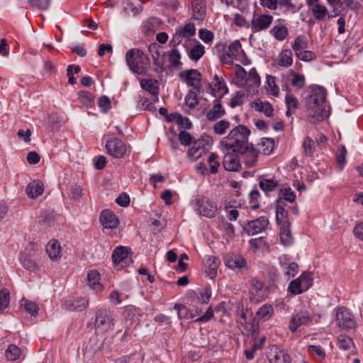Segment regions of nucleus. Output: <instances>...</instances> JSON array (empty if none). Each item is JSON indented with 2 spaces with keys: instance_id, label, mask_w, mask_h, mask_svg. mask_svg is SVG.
Returning <instances> with one entry per match:
<instances>
[{
  "instance_id": "a878e982",
  "label": "nucleus",
  "mask_w": 363,
  "mask_h": 363,
  "mask_svg": "<svg viewBox=\"0 0 363 363\" xmlns=\"http://www.w3.org/2000/svg\"><path fill=\"white\" fill-rule=\"evenodd\" d=\"M286 203L281 198H278L276 201V221L280 225L284 220H288V211L285 209Z\"/></svg>"
},
{
  "instance_id": "680f3d73",
  "label": "nucleus",
  "mask_w": 363,
  "mask_h": 363,
  "mask_svg": "<svg viewBox=\"0 0 363 363\" xmlns=\"http://www.w3.org/2000/svg\"><path fill=\"white\" fill-rule=\"evenodd\" d=\"M245 96V93L242 91H238L235 93L234 96L231 99L229 106L231 108H235L241 105L243 103L242 99Z\"/></svg>"
},
{
  "instance_id": "6e6d98bb",
  "label": "nucleus",
  "mask_w": 363,
  "mask_h": 363,
  "mask_svg": "<svg viewBox=\"0 0 363 363\" xmlns=\"http://www.w3.org/2000/svg\"><path fill=\"white\" fill-rule=\"evenodd\" d=\"M218 155L216 153H211L208 156V162L210 166V172L211 174H216L218 172V168L220 166V162L218 161Z\"/></svg>"
},
{
  "instance_id": "393cba45",
  "label": "nucleus",
  "mask_w": 363,
  "mask_h": 363,
  "mask_svg": "<svg viewBox=\"0 0 363 363\" xmlns=\"http://www.w3.org/2000/svg\"><path fill=\"white\" fill-rule=\"evenodd\" d=\"M174 309L177 310V316L180 320L193 319L198 315L194 309H189L186 306L181 303H176Z\"/></svg>"
},
{
  "instance_id": "4c0bfd02",
  "label": "nucleus",
  "mask_w": 363,
  "mask_h": 363,
  "mask_svg": "<svg viewBox=\"0 0 363 363\" xmlns=\"http://www.w3.org/2000/svg\"><path fill=\"white\" fill-rule=\"evenodd\" d=\"M21 354V349L14 344L9 345L5 351V357L8 361H15L18 359Z\"/></svg>"
},
{
  "instance_id": "0eeeda50",
  "label": "nucleus",
  "mask_w": 363,
  "mask_h": 363,
  "mask_svg": "<svg viewBox=\"0 0 363 363\" xmlns=\"http://www.w3.org/2000/svg\"><path fill=\"white\" fill-rule=\"evenodd\" d=\"M236 151L244 158V162L247 167H254L257 164L259 150L252 143H247Z\"/></svg>"
},
{
  "instance_id": "9d476101",
  "label": "nucleus",
  "mask_w": 363,
  "mask_h": 363,
  "mask_svg": "<svg viewBox=\"0 0 363 363\" xmlns=\"http://www.w3.org/2000/svg\"><path fill=\"white\" fill-rule=\"evenodd\" d=\"M197 211L201 216L207 218H213L217 211L216 205L204 197H198L196 199Z\"/></svg>"
},
{
  "instance_id": "5fc2aeb1",
  "label": "nucleus",
  "mask_w": 363,
  "mask_h": 363,
  "mask_svg": "<svg viewBox=\"0 0 363 363\" xmlns=\"http://www.w3.org/2000/svg\"><path fill=\"white\" fill-rule=\"evenodd\" d=\"M185 103L190 108H194L198 104L199 100L194 90L189 91L185 97Z\"/></svg>"
},
{
  "instance_id": "8fccbe9b",
  "label": "nucleus",
  "mask_w": 363,
  "mask_h": 363,
  "mask_svg": "<svg viewBox=\"0 0 363 363\" xmlns=\"http://www.w3.org/2000/svg\"><path fill=\"white\" fill-rule=\"evenodd\" d=\"M259 145L262 147V153L264 155H269L274 149V141L272 138H264L262 139Z\"/></svg>"
},
{
  "instance_id": "473e14b6",
  "label": "nucleus",
  "mask_w": 363,
  "mask_h": 363,
  "mask_svg": "<svg viewBox=\"0 0 363 363\" xmlns=\"http://www.w3.org/2000/svg\"><path fill=\"white\" fill-rule=\"evenodd\" d=\"M21 262L23 267L30 272L36 273L39 270V267L30 257L27 255H22Z\"/></svg>"
},
{
  "instance_id": "4d7b16f0",
  "label": "nucleus",
  "mask_w": 363,
  "mask_h": 363,
  "mask_svg": "<svg viewBox=\"0 0 363 363\" xmlns=\"http://www.w3.org/2000/svg\"><path fill=\"white\" fill-rule=\"evenodd\" d=\"M211 296V290L210 288L206 287L204 289H201L199 291V296L197 297L198 302L207 304Z\"/></svg>"
},
{
  "instance_id": "a211bd4d",
  "label": "nucleus",
  "mask_w": 363,
  "mask_h": 363,
  "mask_svg": "<svg viewBox=\"0 0 363 363\" xmlns=\"http://www.w3.org/2000/svg\"><path fill=\"white\" fill-rule=\"evenodd\" d=\"M221 98L213 101V107L206 113V118L209 121H215L221 118L225 114V109L221 104Z\"/></svg>"
},
{
  "instance_id": "aec40b11",
  "label": "nucleus",
  "mask_w": 363,
  "mask_h": 363,
  "mask_svg": "<svg viewBox=\"0 0 363 363\" xmlns=\"http://www.w3.org/2000/svg\"><path fill=\"white\" fill-rule=\"evenodd\" d=\"M280 227V240L285 246H289L293 242V237L291 231V223L289 220H285Z\"/></svg>"
},
{
  "instance_id": "e433bc0d",
  "label": "nucleus",
  "mask_w": 363,
  "mask_h": 363,
  "mask_svg": "<svg viewBox=\"0 0 363 363\" xmlns=\"http://www.w3.org/2000/svg\"><path fill=\"white\" fill-rule=\"evenodd\" d=\"M254 108L259 112L264 113L267 117H270L274 111L272 106L269 102L257 101L254 102Z\"/></svg>"
},
{
  "instance_id": "0e129e2a",
  "label": "nucleus",
  "mask_w": 363,
  "mask_h": 363,
  "mask_svg": "<svg viewBox=\"0 0 363 363\" xmlns=\"http://www.w3.org/2000/svg\"><path fill=\"white\" fill-rule=\"evenodd\" d=\"M28 4L38 9H47L50 4V0H28Z\"/></svg>"
},
{
  "instance_id": "c9c22d12",
  "label": "nucleus",
  "mask_w": 363,
  "mask_h": 363,
  "mask_svg": "<svg viewBox=\"0 0 363 363\" xmlns=\"http://www.w3.org/2000/svg\"><path fill=\"white\" fill-rule=\"evenodd\" d=\"M311 11L314 18L318 21L323 20L328 13L327 8L324 5L320 4H314L311 8Z\"/></svg>"
},
{
  "instance_id": "58836bf2",
  "label": "nucleus",
  "mask_w": 363,
  "mask_h": 363,
  "mask_svg": "<svg viewBox=\"0 0 363 363\" xmlns=\"http://www.w3.org/2000/svg\"><path fill=\"white\" fill-rule=\"evenodd\" d=\"M213 80L215 82L213 84V88L212 89V91L219 92L220 91L224 90L223 93L221 94L220 97H223L225 94L228 92V89L222 77H219L218 75H214Z\"/></svg>"
},
{
  "instance_id": "a18cd8bd",
  "label": "nucleus",
  "mask_w": 363,
  "mask_h": 363,
  "mask_svg": "<svg viewBox=\"0 0 363 363\" xmlns=\"http://www.w3.org/2000/svg\"><path fill=\"white\" fill-rule=\"evenodd\" d=\"M204 52V47L201 44H198L190 50L189 57L192 60L198 61L203 55Z\"/></svg>"
},
{
  "instance_id": "412c9836",
  "label": "nucleus",
  "mask_w": 363,
  "mask_h": 363,
  "mask_svg": "<svg viewBox=\"0 0 363 363\" xmlns=\"http://www.w3.org/2000/svg\"><path fill=\"white\" fill-rule=\"evenodd\" d=\"M140 87L148 91L152 96L157 97L159 94V82L154 79H142L140 81Z\"/></svg>"
},
{
  "instance_id": "f704fd0d",
  "label": "nucleus",
  "mask_w": 363,
  "mask_h": 363,
  "mask_svg": "<svg viewBox=\"0 0 363 363\" xmlns=\"http://www.w3.org/2000/svg\"><path fill=\"white\" fill-rule=\"evenodd\" d=\"M292 57L293 54L291 50L289 49L282 50L279 57V65L285 67H290L293 62Z\"/></svg>"
},
{
  "instance_id": "f03ea898",
  "label": "nucleus",
  "mask_w": 363,
  "mask_h": 363,
  "mask_svg": "<svg viewBox=\"0 0 363 363\" xmlns=\"http://www.w3.org/2000/svg\"><path fill=\"white\" fill-rule=\"evenodd\" d=\"M251 133L250 130L244 125H238L234 127L228 134V135L220 141V148L228 150H239L248 143L249 136Z\"/></svg>"
},
{
  "instance_id": "ddd939ff",
  "label": "nucleus",
  "mask_w": 363,
  "mask_h": 363,
  "mask_svg": "<svg viewBox=\"0 0 363 363\" xmlns=\"http://www.w3.org/2000/svg\"><path fill=\"white\" fill-rule=\"evenodd\" d=\"M311 320L312 316L308 311H301L291 318L289 328L291 332H295L298 327L307 325Z\"/></svg>"
},
{
  "instance_id": "3c124183",
  "label": "nucleus",
  "mask_w": 363,
  "mask_h": 363,
  "mask_svg": "<svg viewBox=\"0 0 363 363\" xmlns=\"http://www.w3.org/2000/svg\"><path fill=\"white\" fill-rule=\"evenodd\" d=\"M290 73L293 76V79L291 80L292 86H295L298 89H302L305 86L304 76L302 74H297L293 70H291Z\"/></svg>"
},
{
  "instance_id": "39448f33",
  "label": "nucleus",
  "mask_w": 363,
  "mask_h": 363,
  "mask_svg": "<svg viewBox=\"0 0 363 363\" xmlns=\"http://www.w3.org/2000/svg\"><path fill=\"white\" fill-rule=\"evenodd\" d=\"M94 326L96 330L107 331L113 330V318L111 313L106 310H99L96 312Z\"/></svg>"
},
{
  "instance_id": "b1692460",
  "label": "nucleus",
  "mask_w": 363,
  "mask_h": 363,
  "mask_svg": "<svg viewBox=\"0 0 363 363\" xmlns=\"http://www.w3.org/2000/svg\"><path fill=\"white\" fill-rule=\"evenodd\" d=\"M89 305V300L85 297L77 298L66 302V309L69 311H82Z\"/></svg>"
},
{
  "instance_id": "f257e3e1",
  "label": "nucleus",
  "mask_w": 363,
  "mask_h": 363,
  "mask_svg": "<svg viewBox=\"0 0 363 363\" xmlns=\"http://www.w3.org/2000/svg\"><path fill=\"white\" fill-rule=\"evenodd\" d=\"M309 94L304 99L308 120L315 123L329 116L330 106L326 101L327 91L319 85L309 86Z\"/></svg>"
},
{
  "instance_id": "c03bdc74",
  "label": "nucleus",
  "mask_w": 363,
  "mask_h": 363,
  "mask_svg": "<svg viewBox=\"0 0 363 363\" xmlns=\"http://www.w3.org/2000/svg\"><path fill=\"white\" fill-rule=\"evenodd\" d=\"M270 33L274 36V38L281 41L284 40L288 35V29L285 26H274Z\"/></svg>"
},
{
  "instance_id": "6ab92c4d",
  "label": "nucleus",
  "mask_w": 363,
  "mask_h": 363,
  "mask_svg": "<svg viewBox=\"0 0 363 363\" xmlns=\"http://www.w3.org/2000/svg\"><path fill=\"white\" fill-rule=\"evenodd\" d=\"M148 50L152 55L154 65L156 66L155 71L159 73H162L164 71V58H160V46L155 43L150 45Z\"/></svg>"
},
{
  "instance_id": "bb28decb",
  "label": "nucleus",
  "mask_w": 363,
  "mask_h": 363,
  "mask_svg": "<svg viewBox=\"0 0 363 363\" xmlns=\"http://www.w3.org/2000/svg\"><path fill=\"white\" fill-rule=\"evenodd\" d=\"M46 252L49 257L53 260H58L60 257V245L57 240H52L46 245Z\"/></svg>"
},
{
  "instance_id": "c85d7f7f",
  "label": "nucleus",
  "mask_w": 363,
  "mask_h": 363,
  "mask_svg": "<svg viewBox=\"0 0 363 363\" xmlns=\"http://www.w3.org/2000/svg\"><path fill=\"white\" fill-rule=\"evenodd\" d=\"M43 184L38 181L30 182L26 187V194L29 198L35 199L43 193Z\"/></svg>"
},
{
  "instance_id": "a19ab883",
  "label": "nucleus",
  "mask_w": 363,
  "mask_h": 363,
  "mask_svg": "<svg viewBox=\"0 0 363 363\" xmlns=\"http://www.w3.org/2000/svg\"><path fill=\"white\" fill-rule=\"evenodd\" d=\"M248 86L258 87L260 85V77L255 67L252 68L249 73L247 74Z\"/></svg>"
},
{
  "instance_id": "4be33fe9",
  "label": "nucleus",
  "mask_w": 363,
  "mask_h": 363,
  "mask_svg": "<svg viewBox=\"0 0 363 363\" xmlns=\"http://www.w3.org/2000/svg\"><path fill=\"white\" fill-rule=\"evenodd\" d=\"M192 16L194 20L201 21L206 17V4L203 0H194L192 4Z\"/></svg>"
},
{
  "instance_id": "e2e57ef3",
  "label": "nucleus",
  "mask_w": 363,
  "mask_h": 363,
  "mask_svg": "<svg viewBox=\"0 0 363 363\" xmlns=\"http://www.w3.org/2000/svg\"><path fill=\"white\" fill-rule=\"evenodd\" d=\"M281 192L282 194V197H281L284 201H289L290 203L294 201L296 199V194L294 191L291 188H284L281 189Z\"/></svg>"
},
{
  "instance_id": "f8f14e48",
  "label": "nucleus",
  "mask_w": 363,
  "mask_h": 363,
  "mask_svg": "<svg viewBox=\"0 0 363 363\" xmlns=\"http://www.w3.org/2000/svg\"><path fill=\"white\" fill-rule=\"evenodd\" d=\"M181 78H184L189 86L193 87L196 91L201 89V74L194 69H188L179 74Z\"/></svg>"
},
{
  "instance_id": "13d9d810",
  "label": "nucleus",
  "mask_w": 363,
  "mask_h": 363,
  "mask_svg": "<svg viewBox=\"0 0 363 363\" xmlns=\"http://www.w3.org/2000/svg\"><path fill=\"white\" fill-rule=\"evenodd\" d=\"M338 345L340 348L345 350H349L351 345H353L352 340L346 335H340L338 337Z\"/></svg>"
},
{
  "instance_id": "2f4dec72",
  "label": "nucleus",
  "mask_w": 363,
  "mask_h": 363,
  "mask_svg": "<svg viewBox=\"0 0 363 363\" xmlns=\"http://www.w3.org/2000/svg\"><path fill=\"white\" fill-rule=\"evenodd\" d=\"M247 72L240 65L235 66V84L238 86H244L247 84Z\"/></svg>"
},
{
  "instance_id": "6e6552de",
  "label": "nucleus",
  "mask_w": 363,
  "mask_h": 363,
  "mask_svg": "<svg viewBox=\"0 0 363 363\" xmlns=\"http://www.w3.org/2000/svg\"><path fill=\"white\" fill-rule=\"evenodd\" d=\"M336 322L340 328L345 330H352L355 328V320L350 311L346 308L340 307L337 309Z\"/></svg>"
},
{
  "instance_id": "cd10ccee",
  "label": "nucleus",
  "mask_w": 363,
  "mask_h": 363,
  "mask_svg": "<svg viewBox=\"0 0 363 363\" xmlns=\"http://www.w3.org/2000/svg\"><path fill=\"white\" fill-rule=\"evenodd\" d=\"M128 248L124 246L117 247L112 253V260L114 264H118L121 262H126L128 259Z\"/></svg>"
},
{
  "instance_id": "79ce46f5",
  "label": "nucleus",
  "mask_w": 363,
  "mask_h": 363,
  "mask_svg": "<svg viewBox=\"0 0 363 363\" xmlns=\"http://www.w3.org/2000/svg\"><path fill=\"white\" fill-rule=\"evenodd\" d=\"M79 101L86 107L92 106L94 96L88 91H81L78 93Z\"/></svg>"
},
{
  "instance_id": "423d86ee",
  "label": "nucleus",
  "mask_w": 363,
  "mask_h": 363,
  "mask_svg": "<svg viewBox=\"0 0 363 363\" xmlns=\"http://www.w3.org/2000/svg\"><path fill=\"white\" fill-rule=\"evenodd\" d=\"M106 152L115 158H122L126 153L127 146L118 138H109L106 143Z\"/></svg>"
},
{
  "instance_id": "c756f323",
  "label": "nucleus",
  "mask_w": 363,
  "mask_h": 363,
  "mask_svg": "<svg viewBox=\"0 0 363 363\" xmlns=\"http://www.w3.org/2000/svg\"><path fill=\"white\" fill-rule=\"evenodd\" d=\"M100 274L96 270H91L87 274L88 285L94 290L101 291L103 286L99 282Z\"/></svg>"
},
{
  "instance_id": "603ef678",
  "label": "nucleus",
  "mask_w": 363,
  "mask_h": 363,
  "mask_svg": "<svg viewBox=\"0 0 363 363\" xmlns=\"http://www.w3.org/2000/svg\"><path fill=\"white\" fill-rule=\"evenodd\" d=\"M178 30L184 38H189L196 33L194 24L191 23H186L184 27L179 28Z\"/></svg>"
},
{
  "instance_id": "bf43d9fd",
  "label": "nucleus",
  "mask_w": 363,
  "mask_h": 363,
  "mask_svg": "<svg viewBox=\"0 0 363 363\" xmlns=\"http://www.w3.org/2000/svg\"><path fill=\"white\" fill-rule=\"evenodd\" d=\"M9 298V291L6 289H1L0 291V310H3L8 306Z\"/></svg>"
},
{
  "instance_id": "774afa93",
  "label": "nucleus",
  "mask_w": 363,
  "mask_h": 363,
  "mask_svg": "<svg viewBox=\"0 0 363 363\" xmlns=\"http://www.w3.org/2000/svg\"><path fill=\"white\" fill-rule=\"evenodd\" d=\"M296 55L298 59L305 62L311 61L315 57L314 52L305 50L296 52Z\"/></svg>"
},
{
  "instance_id": "72a5a7b5",
  "label": "nucleus",
  "mask_w": 363,
  "mask_h": 363,
  "mask_svg": "<svg viewBox=\"0 0 363 363\" xmlns=\"http://www.w3.org/2000/svg\"><path fill=\"white\" fill-rule=\"evenodd\" d=\"M206 263L208 265V269L206 271L208 277L211 279L215 278L217 275V269L220 264L219 259L215 256H210Z\"/></svg>"
},
{
  "instance_id": "ea45409f",
  "label": "nucleus",
  "mask_w": 363,
  "mask_h": 363,
  "mask_svg": "<svg viewBox=\"0 0 363 363\" xmlns=\"http://www.w3.org/2000/svg\"><path fill=\"white\" fill-rule=\"evenodd\" d=\"M230 126V123L228 121L220 120L213 124V130L216 135H223L229 129Z\"/></svg>"
},
{
  "instance_id": "69168bd1",
  "label": "nucleus",
  "mask_w": 363,
  "mask_h": 363,
  "mask_svg": "<svg viewBox=\"0 0 363 363\" xmlns=\"http://www.w3.org/2000/svg\"><path fill=\"white\" fill-rule=\"evenodd\" d=\"M178 138L180 143L184 146L189 145L192 141V137L191 134L185 130H181L179 133Z\"/></svg>"
},
{
  "instance_id": "2eb2a0df",
  "label": "nucleus",
  "mask_w": 363,
  "mask_h": 363,
  "mask_svg": "<svg viewBox=\"0 0 363 363\" xmlns=\"http://www.w3.org/2000/svg\"><path fill=\"white\" fill-rule=\"evenodd\" d=\"M210 138L206 136V138H201L194 141L193 145L188 150V156L193 160H196L201 156L204 152L206 147L208 145Z\"/></svg>"
},
{
  "instance_id": "5701e85b",
  "label": "nucleus",
  "mask_w": 363,
  "mask_h": 363,
  "mask_svg": "<svg viewBox=\"0 0 363 363\" xmlns=\"http://www.w3.org/2000/svg\"><path fill=\"white\" fill-rule=\"evenodd\" d=\"M259 188L267 195L274 191L278 186L279 182L273 178H267L264 176L258 177Z\"/></svg>"
},
{
  "instance_id": "dca6fc26",
  "label": "nucleus",
  "mask_w": 363,
  "mask_h": 363,
  "mask_svg": "<svg viewBox=\"0 0 363 363\" xmlns=\"http://www.w3.org/2000/svg\"><path fill=\"white\" fill-rule=\"evenodd\" d=\"M99 221L101 224L108 229H114L119 225V220L116 214L108 209L103 210L100 214Z\"/></svg>"
},
{
  "instance_id": "4468645a",
  "label": "nucleus",
  "mask_w": 363,
  "mask_h": 363,
  "mask_svg": "<svg viewBox=\"0 0 363 363\" xmlns=\"http://www.w3.org/2000/svg\"><path fill=\"white\" fill-rule=\"evenodd\" d=\"M272 21L273 17L271 15L262 14L257 18H252L250 23V28L254 33L266 30L270 26Z\"/></svg>"
},
{
  "instance_id": "338daca9",
  "label": "nucleus",
  "mask_w": 363,
  "mask_h": 363,
  "mask_svg": "<svg viewBox=\"0 0 363 363\" xmlns=\"http://www.w3.org/2000/svg\"><path fill=\"white\" fill-rule=\"evenodd\" d=\"M314 145V141L310 138L306 137L302 144V147L304 149L306 155L311 156L313 154V147Z\"/></svg>"
},
{
  "instance_id": "052dcab7",
  "label": "nucleus",
  "mask_w": 363,
  "mask_h": 363,
  "mask_svg": "<svg viewBox=\"0 0 363 363\" xmlns=\"http://www.w3.org/2000/svg\"><path fill=\"white\" fill-rule=\"evenodd\" d=\"M264 338L262 337L259 342H255L253 344V345L252 346V347L250 349H248V350H245V357L247 359H252L253 357H254V353L255 351H257V350L260 349L262 347V343L264 342Z\"/></svg>"
},
{
  "instance_id": "49530a36",
  "label": "nucleus",
  "mask_w": 363,
  "mask_h": 363,
  "mask_svg": "<svg viewBox=\"0 0 363 363\" xmlns=\"http://www.w3.org/2000/svg\"><path fill=\"white\" fill-rule=\"evenodd\" d=\"M291 47L296 51V53L306 49L308 48V42L306 37L303 35L296 37Z\"/></svg>"
},
{
  "instance_id": "1a4fd4ad",
  "label": "nucleus",
  "mask_w": 363,
  "mask_h": 363,
  "mask_svg": "<svg viewBox=\"0 0 363 363\" xmlns=\"http://www.w3.org/2000/svg\"><path fill=\"white\" fill-rule=\"evenodd\" d=\"M269 225V220L265 216L248 221L244 226L243 230L248 235H254L264 231Z\"/></svg>"
},
{
  "instance_id": "9b49d317",
  "label": "nucleus",
  "mask_w": 363,
  "mask_h": 363,
  "mask_svg": "<svg viewBox=\"0 0 363 363\" xmlns=\"http://www.w3.org/2000/svg\"><path fill=\"white\" fill-rule=\"evenodd\" d=\"M269 363H291L290 356L277 345H272L267 352Z\"/></svg>"
},
{
  "instance_id": "864d4df0",
  "label": "nucleus",
  "mask_w": 363,
  "mask_h": 363,
  "mask_svg": "<svg viewBox=\"0 0 363 363\" xmlns=\"http://www.w3.org/2000/svg\"><path fill=\"white\" fill-rule=\"evenodd\" d=\"M288 290L294 295L300 294L304 291L301 286V281L298 279V278L292 280L289 286Z\"/></svg>"
},
{
  "instance_id": "f3484780",
  "label": "nucleus",
  "mask_w": 363,
  "mask_h": 363,
  "mask_svg": "<svg viewBox=\"0 0 363 363\" xmlns=\"http://www.w3.org/2000/svg\"><path fill=\"white\" fill-rule=\"evenodd\" d=\"M225 264L230 269H242L247 265L245 259L234 253L227 254L224 257Z\"/></svg>"
},
{
  "instance_id": "de8ad7c7",
  "label": "nucleus",
  "mask_w": 363,
  "mask_h": 363,
  "mask_svg": "<svg viewBox=\"0 0 363 363\" xmlns=\"http://www.w3.org/2000/svg\"><path fill=\"white\" fill-rule=\"evenodd\" d=\"M298 279L301 281V286L305 291L308 290L313 285V277L311 272H305L302 273Z\"/></svg>"
},
{
  "instance_id": "20e7f679",
  "label": "nucleus",
  "mask_w": 363,
  "mask_h": 363,
  "mask_svg": "<svg viewBox=\"0 0 363 363\" xmlns=\"http://www.w3.org/2000/svg\"><path fill=\"white\" fill-rule=\"evenodd\" d=\"M224 153L223 166L226 171L238 172L241 169L239 154L234 149L221 148Z\"/></svg>"
},
{
  "instance_id": "7c9ffc66",
  "label": "nucleus",
  "mask_w": 363,
  "mask_h": 363,
  "mask_svg": "<svg viewBox=\"0 0 363 363\" xmlns=\"http://www.w3.org/2000/svg\"><path fill=\"white\" fill-rule=\"evenodd\" d=\"M274 310L271 305L265 304L260 307L256 313L255 320L257 322L266 321L273 314Z\"/></svg>"
},
{
  "instance_id": "37998d69",
  "label": "nucleus",
  "mask_w": 363,
  "mask_h": 363,
  "mask_svg": "<svg viewBox=\"0 0 363 363\" xmlns=\"http://www.w3.org/2000/svg\"><path fill=\"white\" fill-rule=\"evenodd\" d=\"M169 61L174 67H179L182 65L181 54L177 48H172L169 51Z\"/></svg>"
},
{
  "instance_id": "7ed1b4c3",
  "label": "nucleus",
  "mask_w": 363,
  "mask_h": 363,
  "mask_svg": "<svg viewBox=\"0 0 363 363\" xmlns=\"http://www.w3.org/2000/svg\"><path fill=\"white\" fill-rule=\"evenodd\" d=\"M125 62L133 73L140 75L145 74L150 65L147 56L137 48H132L126 52Z\"/></svg>"
},
{
  "instance_id": "09e8293b",
  "label": "nucleus",
  "mask_w": 363,
  "mask_h": 363,
  "mask_svg": "<svg viewBox=\"0 0 363 363\" xmlns=\"http://www.w3.org/2000/svg\"><path fill=\"white\" fill-rule=\"evenodd\" d=\"M21 306L23 307L25 311L29 313L31 315H36L38 314V307L34 302L30 301L27 299H22Z\"/></svg>"
}]
</instances>
